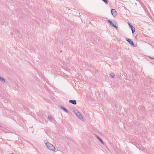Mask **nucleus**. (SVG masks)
I'll return each mask as SVG.
<instances>
[{
	"label": "nucleus",
	"instance_id": "f257e3e1",
	"mask_svg": "<svg viewBox=\"0 0 154 154\" xmlns=\"http://www.w3.org/2000/svg\"><path fill=\"white\" fill-rule=\"evenodd\" d=\"M44 143L48 150L53 152H56V148L54 145L47 141H45Z\"/></svg>",
	"mask_w": 154,
	"mask_h": 154
},
{
	"label": "nucleus",
	"instance_id": "ddd939ff",
	"mask_svg": "<svg viewBox=\"0 0 154 154\" xmlns=\"http://www.w3.org/2000/svg\"><path fill=\"white\" fill-rule=\"evenodd\" d=\"M106 4H107V0H102Z\"/></svg>",
	"mask_w": 154,
	"mask_h": 154
},
{
	"label": "nucleus",
	"instance_id": "6e6552de",
	"mask_svg": "<svg viewBox=\"0 0 154 154\" xmlns=\"http://www.w3.org/2000/svg\"><path fill=\"white\" fill-rule=\"evenodd\" d=\"M69 102L75 105L76 104V101L75 100H69Z\"/></svg>",
	"mask_w": 154,
	"mask_h": 154
},
{
	"label": "nucleus",
	"instance_id": "9b49d317",
	"mask_svg": "<svg viewBox=\"0 0 154 154\" xmlns=\"http://www.w3.org/2000/svg\"><path fill=\"white\" fill-rule=\"evenodd\" d=\"M61 107L62 108V109H63L65 112H67L68 110L66 109L65 108L63 107L62 106H61Z\"/></svg>",
	"mask_w": 154,
	"mask_h": 154
},
{
	"label": "nucleus",
	"instance_id": "f8f14e48",
	"mask_svg": "<svg viewBox=\"0 0 154 154\" xmlns=\"http://www.w3.org/2000/svg\"><path fill=\"white\" fill-rule=\"evenodd\" d=\"M48 118L50 120H52V117L50 116H48Z\"/></svg>",
	"mask_w": 154,
	"mask_h": 154
},
{
	"label": "nucleus",
	"instance_id": "4468645a",
	"mask_svg": "<svg viewBox=\"0 0 154 154\" xmlns=\"http://www.w3.org/2000/svg\"><path fill=\"white\" fill-rule=\"evenodd\" d=\"M149 57L151 59L154 60V57H153L149 56Z\"/></svg>",
	"mask_w": 154,
	"mask_h": 154
},
{
	"label": "nucleus",
	"instance_id": "39448f33",
	"mask_svg": "<svg viewBox=\"0 0 154 154\" xmlns=\"http://www.w3.org/2000/svg\"><path fill=\"white\" fill-rule=\"evenodd\" d=\"M128 24L131 29L132 33H134L135 32V29L129 23H128Z\"/></svg>",
	"mask_w": 154,
	"mask_h": 154
},
{
	"label": "nucleus",
	"instance_id": "f03ea898",
	"mask_svg": "<svg viewBox=\"0 0 154 154\" xmlns=\"http://www.w3.org/2000/svg\"><path fill=\"white\" fill-rule=\"evenodd\" d=\"M73 111L74 113L79 119L81 120L83 119V118L82 116L78 110L76 109H74Z\"/></svg>",
	"mask_w": 154,
	"mask_h": 154
},
{
	"label": "nucleus",
	"instance_id": "1a4fd4ad",
	"mask_svg": "<svg viewBox=\"0 0 154 154\" xmlns=\"http://www.w3.org/2000/svg\"><path fill=\"white\" fill-rule=\"evenodd\" d=\"M96 138H97V139H98L100 141V142L102 143L103 144H104V143L103 142V141L98 136H96Z\"/></svg>",
	"mask_w": 154,
	"mask_h": 154
},
{
	"label": "nucleus",
	"instance_id": "0eeeda50",
	"mask_svg": "<svg viewBox=\"0 0 154 154\" xmlns=\"http://www.w3.org/2000/svg\"><path fill=\"white\" fill-rule=\"evenodd\" d=\"M0 80L3 83H5V80L4 78L2 76H0Z\"/></svg>",
	"mask_w": 154,
	"mask_h": 154
},
{
	"label": "nucleus",
	"instance_id": "20e7f679",
	"mask_svg": "<svg viewBox=\"0 0 154 154\" xmlns=\"http://www.w3.org/2000/svg\"><path fill=\"white\" fill-rule=\"evenodd\" d=\"M111 12L112 15L114 17H116L117 15V12L115 9H112Z\"/></svg>",
	"mask_w": 154,
	"mask_h": 154
},
{
	"label": "nucleus",
	"instance_id": "423d86ee",
	"mask_svg": "<svg viewBox=\"0 0 154 154\" xmlns=\"http://www.w3.org/2000/svg\"><path fill=\"white\" fill-rule=\"evenodd\" d=\"M126 40L128 42L130 45H131L133 46H134V44L133 43V41L129 38H126Z\"/></svg>",
	"mask_w": 154,
	"mask_h": 154
},
{
	"label": "nucleus",
	"instance_id": "9d476101",
	"mask_svg": "<svg viewBox=\"0 0 154 154\" xmlns=\"http://www.w3.org/2000/svg\"><path fill=\"white\" fill-rule=\"evenodd\" d=\"M110 75L112 78H114L115 77V75L113 73H111Z\"/></svg>",
	"mask_w": 154,
	"mask_h": 154
},
{
	"label": "nucleus",
	"instance_id": "7ed1b4c3",
	"mask_svg": "<svg viewBox=\"0 0 154 154\" xmlns=\"http://www.w3.org/2000/svg\"><path fill=\"white\" fill-rule=\"evenodd\" d=\"M108 22L112 26L115 27L116 29H117L118 26L116 22L115 21H112L110 20H108Z\"/></svg>",
	"mask_w": 154,
	"mask_h": 154
}]
</instances>
